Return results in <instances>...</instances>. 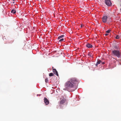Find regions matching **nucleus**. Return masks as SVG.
<instances>
[{"mask_svg":"<svg viewBox=\"0 0 121 121\" xmlns=\"http://www.w3.org/2000/svg\"><path fill=\"white\" fill-rule=\"evenodd\" d=\"M101 62V60H98L97 62L99 64H100Z\"/></svg>","mask_w":121,"mask_h":121,"instance_id":"nucleus-12","label":"nucleus"},{"mask_svg":"<svg viewBox=\"0 0 121 121\" xmlns=\"http://www.w3.org/2000/svg\"><path fill=\"white\" fill-rule=\"evenodd\" d=\"M107 17L106 16H104L102 18V21L104 22L105 23L107 22Z\"/></svg>","mask_w":121,"mask_h":121,"instance_id":"nucleus-6","label":"nucleus"},{"mask_svg":"<svg viewBox=\"0 0 121 121\" xmlns=\"http://www.w3.org/2000/svg\"><path fill=\"white\" fill-rule=\"evenodd\" d=\"M11 12L12 13H13V14H15L16 13V12L15 10H14V9H13L11 11Z\"/></svg>","mask_w":121,"mask_h":121,"instance_id":"nucleus-10","label":"nucleus"},{"mask_svg":"<svg viewBox=\"0 0 121 121\" xmlns=\"http://www.w3.org/2000/svg\"><path fill=\"white\" fill-rule=\"evenodd\" d=\"M98 64V63L97 62L96 63V64H95V65L96 66H97L98 65V64Z\"/></svg>","mask_w":121,"mask_h":121,"instance_id":"nucleus-18","label":"nucleus"},{"mask_svg":"<svg viewBox=\"0 0 121 121\" xmlns=\"http://www.w3.org/2000/svg\"><path fill=\"white\" fill-rule=\"evenodd\" d=\"M61 100L60 102V104H63L65 102L66 99L64 98V96H61Z\"/></svg>","mask_w":121,"mask_h":121,"instance_id":"nucleus-4","label":"nucleus"},{"mask_svg":"<svg viewBox=\"0 0 121 121\" xmlns=\"http://www.w3.org/2000/svg\"><path fill=\"white\" fill-rule=\"evenodd\" d=\"M78 82L76 78H70L69 81L67 82L65 84V86L66 88H72L75 86L76 84L77 85Z\"/></svg>","mask_w":121,"mask_h":121,"instance_id":"nucleus-1","label":"nucleus"},{"mask_svg":"<svg viewBox=\"0 0 121 121\" xmlns=\"http://www.w3.org/2000/svg\"><path fill=\"white\" fill-rule=\"evenodd\" d=\"M108 35V34H105V36H107Z\"/></svg>","mask_w":121,"mask_h":121,"instance_id":"nucleus-20","label":"nucleus"},{"mask_svg":"<svg viewBox=\"0 0 121 121\" xmlns=\"http://www.w3.org/2000/svg\"><path fill=\"white\" fill-rule=\"evenodd\" d=\"M81 27H82L83 25L82 24H81Z\"/></svg>","mask_w":121,"mask_h":121,"instance_id":"nucleus-19","label":"nucleus"},{"mask_svg":"<svg viewBox=\"0 0 121 121\" xmlns=\"http://www.w3.org/2000/svg\"><path fill=\"white\" fill-rule=\"evenodd\" d=\"M53 71V72L57 76H58V73L57 71L55 69H52Z\"/></svg>","mask_w":121,"mask_h":121,"instance_id":"nucleus-7","label":"nucleus"},{"mask_svg":"<svg viewBox=\"0 0 121 121\" xmlns=\"http://www.w3.org/2000/svg\"><path fill=\"white\" fill-rule=\"evenodd\" d=\"M86 46L88 48H91L92 47V45L90 43H87L86 45Z\"/></svg>","mask_w":121,"mask_h":121,"instance_id":"nucleus-8","label":"nucleus"},{"mask_svg":"<svg viewBox=\"0 0 121 121\" xmlns=\"http://www.w3.org/2000/svg\"><path fill=\"white\" fill-rule=\"evenodd\" d=\"M110 31V30H108L106 32V33H109Z\"/></svg>","mask_w":121,"mask_h":121,"instance_id":"nucleus-17","label":"nucleus"},{"mask_svg":"<svg viewBox=\"0 0 121 121\" xmlns=\"http://www.w3.org/2000/svg\"><path fill=\"white\" fill-rule=\"evenodd\" d=\"M102 64H105V62H103L102 63Z\"/></svg>","mask_w":121,"mask_h":121,"instance_id":"nucleus-21","label":"nucleus"},{"mask_svg":"<svg viewBox=\"0 0 121 121\" xmlns=\"http://www.w3.org/2000/svg\"><path fill=\"white\" fill-rule=\"evenodd\" d=\"M116 39H119V35H117L116 36V37H115Z\"/></svg>","mask_w":121,"mask_h":121,"instance_id":"nucleus-13","label":"nucleus"},{"mask_svg":"<svg viewBox=\"0 0 121 121\" xmlns=\"http://www.w3.org/2000/svg\"><path fill=\"white\" fill-rule=\"evenodd\" d=\"M48 79L47 78H46L45 79V81L46 82H48Z\"/></svg>","mask_w":121,"mask_h":121,"instance_id":"nucleus-15","label":"nucleus"},{"mask_svg":"<svg viewBox=\"0 0 121 121\" xmlns=\"http://www.w3.org/2000/svg\"><path fill=\"white\" fill-rule=\"evenodd\" d=\"M105 4L108 6H111L112 5V3L110 0H105Z\"/></svg>","mask_w":121,"mask_h":121,"instance_id":"nucleus-3","label":"nucleus"},{"mask_svg":"<svg viewBox=\"0 0 121 121\" xmlns=\"http://www.w3.org/2000/svg\"><path fill=\"white\" fill-rule=\"evenodd\" d=\"M64 36V35H62L60 36H59L58 38L57 39L58 40H59L61 38H62Z\"/></svg>","mask_w":121,"mask_h":121,"instance_id":"nucleus-9","label":"nucleus"},{"mask_svg":"<svg viewBox=\"0 0 121 121\" xmlns=\"http://www.w3.org/2000/svg\"><path fill=\"white\" fill-rule=\"evenodd\" d=\"M13 0V1H14L15 0Z\"/></svg>","mask_w":121,"mask_h":121,"instance_id":"nucleus-24","label":"nucleus"},{"mask_svg":"<svg viewBox=\"0 0 121 121\" xmlns=\"http://www.w3.org/2000/svg\"><path fill=\"white\" fill-rule=\"evenodd\" d=\"M112 56H116L118 58L120 57L121 54L120 51L118 50H114L112 52Z\"/></svg>","mask_w":121,"mask_h":121,"instance_id":"nucleus-2","label":"nucleus"},{"mask_svg":"<svg viewBox=\"0 0 121 121\" xmlns=\"http://www.w3.org/2000/svg\"><path fill=\"white\" fill-rule=\"evenodd\" d=\"M114 48L115 49H117L118 48V46L117 45H115L114 46Z\"/></svg>","mask_w":121,"mask_h":121,"instance_id":"nucleus-14","label":"nucleus"},{"mask_svg":"<svg viewBox=\"0 0 121 121\" xmlns=\"http://www.w3.org/2000/svg\"><path fill=\"white\" fill-rule=\"evenodd\" d=\"M44 103L46 105H48L49 104V102L47 98L44 97Z\"/></svg>","mask_w":121,"mask_h":121,"instance_id":"nucleus-5","label":"nucleus"},{"mask_svg":"<svg viewBox=\"0 0 121 121\" xmlns=\"http://www.w3.org/2000/svg\"><path fill=\"white\" fill-rule=\"evenodd\" d=\"M64 40V39L63 38H62V39H60L59 41L61 42V41H63Z\"/></svg>","mask_w":121,"mask_h":121,"instance_id":"nucleus-16","label":"nucleus"},{"mask_svg":"<svg viewBox=\"0 0 121 121\" xmlns=\"http://www.w3.org/2000/svg\"><path fill=\"white\" fill-rule=\"evenodd\" d=\"M53 75H54V74L53 73H50L49 74V76L50 77L52 76Z\"/></svg>","mask_w":121,"mask_h":121,"instance_id":"nucleus-11","label":"nucleus"},{"mask_svg":"<svg viewBox=\"0 0 121 121\" xmlns=\"http://www.w3.org/2000/svg\"><path fill=\"white\" fill-rule=\"evenodd\" d=\"M120 11H121V9H120Z\"/></svg>","mask_w":121,"mask_h":121,"instance_id":"nucleus-23","label":"nucleus"},{"mask_svg":"<svg viewBox=\"0 0 121 121\" xmlns=\"http://www.w3.org/2000/svg\"><path fill=\"white\" fill-rule=\"evenodd\" d=\"M13 4H14V1L13 2Z\"/></svg>","mask_w":121,"mask_h":121,"instance_id":"nucleus-22","label":"nucleus"}]
</instances>
